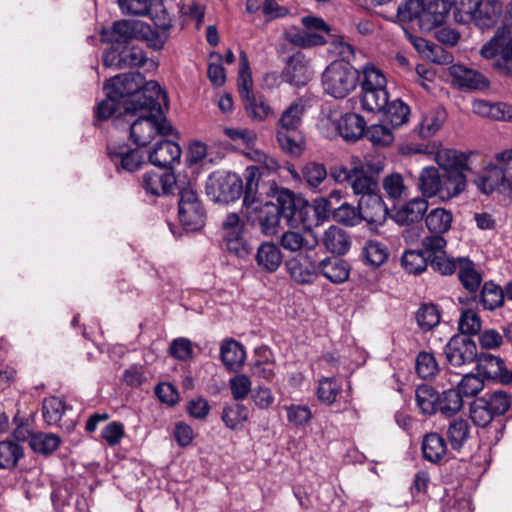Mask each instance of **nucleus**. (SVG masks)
Listing matches in <instances>:
<instances>
[{
    "instance_id": "f257e3e1",
    "label": "nucleus",
    "mask_w": 512,
    "mask_h": 512,
    "mask_svg": "<svg viewBox=\"0 0 512 512\" xmlns=\"http://www.w3.org/2000/svg\"><path fill=\"white\" fill-rule=\"evenodd\" d=\"M106 96L122 103L124 114L131 109L153 107L157 99L166 100L165 92L156 81H145L140 73L116 75L105 84Z\"/></svg>"
},
{
    "instance_id": "f03ea898",
    "label": "nucleus",
    "mask_w": 512,
    "mask_h": 512,
    "mask_svg": "<svg viewBox=\"0 0 512 512\" xmlns=\"http://www.w3.org/2000/svg\"><path fill=\"white\" fill-rule=\"evenodd\" d=\"M160 100L157 99L153 107L130 110L129 114L141 113L130 125V138L135 145L145 147L156 137L172 134L173 127L163 114Z\"/></svg>"
},
{
    "instance_id": "7ed1b4c3",
    "label": "nucleus",
    "mask_w": 512,
    "mask_h": 512,
    "mask_svg": "<svg viewBox=\"0 0 512 512\" xmlns=\"http://www.w3.org/2000/svg\"><path fill=\"white\" fill-rule=\"evenodd\" d=\"M494 159L495 163L488 164L474 180L486 195L512 189V149L497 153Z\"/></svg>"
},
{
    "instance_id": "20e7f679",
    "label": "nucleus",
    "mask_w": 512,
    "mask_h": 512,
    "mask_svg": "<svg viewBox=\"0 0 512 512\" xmlns=\"http://www.w3.org/2000/svg\"><path fill=\"white\" fill-rule=\"evenodd\" d=\"M358 81V71L344 60L333 61L322 75L324 91L338 99L350 94L357 87Z\"/></svg>"
},
{
    "instance_id": "39448f33",
    "label": "nucleus",
    "mask_w": 512,
    "mask_h": 512,
    "mask_svg": "<svg viewBox=\"0 0 512 512\" xmlns=\"http://www.w3.org/2000/svg\"><path fill=\"white\" fill-rule=\"evenodd\" d=\"M178 220L184 230L195 232L205 225L206 210L192 185L179 189Z\"/></svg>"
},
{
    "instance_id": "423d86ee",
    "label": "nucleus",
    "mask_w": 512,
    "mask_h": 512,
    "mask_svg": "<svg viewBox=\"0 0 512 512\" xmlns=\"http://www.w3.org/2000/svg\"><path fill=\"white\" fill-rule=\"evenodd\" d=\"M351 164L350 186L354 194L364 197L379 192L377 177L384 169V162L380 159L354 158Z\"/></svg>"
},
{
    "instance_id": "0eeeda50",
    "label": "nucleus",
    "mask_w": 512,
    "mask_h": 512,
    "mask_svg": "<svg viewBox=\"0 0 512 512\" xmlns=\"http://www.w3.org/2000/svg\"><path fill=\"white\" fill-rule=\"evenodd\" d=\"M485 58H495L492 66L506 76H512V35L506 26L499 28L493 38L481 49Z\"/></svg>"
},
{
    "instance_id": "6e6552de",
    "label": "nucleus",
    "mask_w": 512,
    "mask_h": 512,
    "mask_svg": "<svg viewBox=\"0 0 512 512\" xmlns=\"http://www.w3.org/2000/svg\"><path fill=\"white\" fill-rule=\"evenodd\" d=\"M244 228V222L236 213H229L221 224L223 244L231 254L239 258H246L252 252L244 236Z\"/></svg>"
},
{
    "instance_id": "1a4fd4ad",
    "label": "nucleus",
    "mask_w": 512,
    "mask_h": 512,
    "mask_svg": "<svg viewBox=\"0 0 512 512\" xmlns=\"http://www.w3.org/2000/svg\"><path fill=\"white\" fill-rule=\"evenodd\" d=\"M447 362L454 367L471 364L477 360L478 352L475 341L464 335H454L445 345Z\"/></svg>"
},
{
    "instance_id": "9d476101",
    "label": "nucleus",
    "mask_w": 512,
    "mask_h": 512,
    "mask_svg": "<svg viewBox=\"0 0 512 512\" xmlns=\"http://www.w3.org/2000/svg\"><path fill=\"white\" fill-rule=\"evenodd\" d=\"M107 155L118 172L126 171L132 173L139 170L145 163L143 153L125 143L109 144L107 146Z\"/></svg>"
},
{
    "instance_id": "9b49d317",
    "label": "nucleus",
    "mask_w": 512,
    "mask_h": 512,
    "mask_svg": "<svg viewBox=\"0 0 512 512\" xmlns=\"http://www.w3.org/2000/svg\"><path fill=\"white\" fill-rule=\"evenodd\" d=\"M250 209L249 218L259 227L262 234L272 236L280 231L282 216L278 213L274 202L267 201L260 206H255Z\"/></svg>"
},
{
    "instance_id": "f8f14e48",
    "label": "nucleus",
    "mask_w": 512,
    "mask_h": 512,
    "mask_svg": "<svg viewBox=\"0 0 512 512\" xmlns=\"http://www.w3.org/2000/svg\"><path fill=\"white\" fill-rule=\"evenodd\" d=\"M358 205L362 221L369 226L377 228L386 222L388 208L379 192L361 197Z\"/></svg>"
},
{
    "instance_id": "ddd939ff",
    "label": "nucleus",
    "mask_w": 512,
    "mask_h": 512,
    "mask_svg": "<svg viewBox=\"0 0 512 512\" xmlns=\"http://www.w3.org/2000/svg\"><path fill=\"white\" fill-rule=\"evenodd\" d=\"M417 188L427 199L437 197L444 202V171L434 166L424 167L419 174Z\"/></svg>"
},
{
    "instance_id": "4468645a",
    "label": "nucleus",
    "mask_w": 512,
    "mask_h": 512,
    "mask_svg": "<svg viewBox=\"0 0 512 512\" xmlns=\"http://www.w3.org/2000/svg\"><path fill=\"white\" fill-rule=\"evenodd\" d=\"M477 371L487 379L498 381L502 384L512 382V371L505 366L503 359L490 353H481L477 357Z\"/></svg>"
},
{
    "instance_id": "2eb2a0df",
    "label": "nucleus",
    "mask_w": 512,
    "mask_h": 512,
    "mask_svg": "<svg viewBox=\"0 0 512 512\" xmlns=\"http://www.w3.org/2000/svg\"><path fill=\"white\" fill-rule=\"evenodd\" d=\"M311 76L312 72L310 71L309 62L301 52L290 56L281 72V78L284 82L298 87L306 85L310 81Z\"/></svg>"
},
{
    "instance_id": "dca6fc26",
    "label": "nucleus",
    "mask_w": 512,
    "mask_h": 512,
    "mask_svg": "<svg viewBox=\"0 0 512 512\" xmlns=\"http://www.w3.org/2000/svg\"><path fill=\"white\" fill-rule=\"evenodd\" d=\"M453 86L465 90H482L489 86L488 79L479 71L454 64L449 67Z\"/></svg>"
},
{
    "instance_id": "f3484780",
    "label": "nucleus",
    "mask_w": 512,
    "mask_h": 512,
    "mask_svg": "<svg viewBox=\"0 0 512 512\" xmlns=\"http://www.w3.org/2000/svg\"><path fill=\"white\" fill-rule=\"evenodd\" d=\"M428 206L426 197L418 196L412 198L398 208H395L392 219L401 226L417 223L424 218Z\"/></svg>"
},
{
    "instance_id": "a211bd4d",
    "label": "nucleus",
    "mask_w": 512,
    "mask_h": 512,
    "mask_svg": "<svg viewBox=\"0 0 512 512\" xmlns=\"http://www.w3.org/2000/svg\"><path fill=\"white\" fill-rule=\"evenodd\" d=\"M181 157L180 146L170 140H158L149 151L148 158L154 166L171 169L175 163H179Z\"/></svg>"
},
{
    "instance_id": "6ab92c4d",
    "label": "nucleus",
    "mask_w": 512,
    "mask_h": 512,
    "mask_svg": "<svg viewBox=\"0 0 512 512\" xmlns=\"http://www.w3.org/2000/svg\"><path fill=\"white\" fill-rule=\"evenodd\" d=\"M176 185V177L170 172L149 171L143 174L141 186L147 194L161 196L169 194Z\"/></svg>"
},
{
    "instance_id": "aec40b11",
    "label": "nucleus",
    "mask_w": 512,
    "mask_h": 512,
    "mask_svg": "<svg viewBox=\"0 0 512 512\" xmlns=\"http://www.w3.org/2000/svg\"><path fill=\"white\" fill-rule=\"evenodd\" d=\"M264 193L275 199L274 206L282 218H285L288 222L293 220L296 213V203L295 195L291 190L281 188L273 181L268 183L267 190Z\"/></svg>"
},
{
    "instance_id": "412c9836",
    "label": "nucleus",
    "mask_w": 512,
    "mask_h": 512,
    "mask_svg": "<svg viewBox=\"0 0 512 512\" xmlns=\"http://www.w3.org/2000/svg\"><path fill=\"white\" fill-rule=\"evenodd\" d=\"M451 9L449 0H424V12L422 14V30L431 31L442 25Z\"/></svg>"
},
{
    "instance_id": "4be33fe9",
    "label": "nucleus",
    "mask_w": 512,
    "mask_h": 512,
    "mask_svg": "<svg viewBox=\"0 0 512 512\" xmlns=\"http://www.w3.org/2000/svg\"><path fill=\"white\" fill-rule=\"evenodd\" d=\"M318 275L325 277L334 284L344 283L350 275V265L342 258L328 256L317 264Z\"/></svg>"
},
{
    "instance_id": "5701e85b",
    "label": "nucleus",
    "mask_w": 512,
    "mask_h": 512,
    "mask_svg": "<svg viewBox=\"0 0 512 512\" xmlns=\"http://www.w3.org/2000/svg\"><path fill=\"white\" fill-rule=\"evenodd\" d=\"M334 126L344 140L351 142L359 140L366 131L365 119L356 113L344 114L334 123Z\"/></svg>"
},
{
    "instance_id": "b1692460",
    "label": "nucleus",
    "mask_w": 512,
    "mask_h": 512,
    "mask_svg": "<svg viewBox=\"0 0 512 512\" xmlns=\"http://www.w3.org/2000/svg\"><path fill=\"white\" fill-rule=\"evenodd\" d=\"M502 13V4L498 0H481L469 18L481 28H491L499 20Z\"/></svg>"
},
{
    "instance_id": "393cba45",
    "label": "nucleus",
    "mask_w": 512,
    "mask_h": 512,
    "mask_svg": "<svg viewBox=\"0 0 512 512\" xmlns=\"http://www.w3.org/2000/svg\"><path fill=\"white\" fill-rule=\"evenodd\" d=\"M317 264L309 255H304L289 260L286 266L292 279L305 284L311 283L318 276Z\"/></svg>"
},
{
    "instance_id": "a878e982",
    "label": "nucleus",
    "mask_w": 512,
    "mask_h": 512,
    "mask_svg": "<svg viewBox=\"0 0 512 512\" xmlns=\"http://www.w3.org/2000/svg\"><path fill=\"white\" fill-rule=\"evenodd\" d=\"M435 160L439 165V169L445 172H461L470 171L468 165L469 156L455 149H441L436 153Z\"/></svg>"
},
{
    "instance_id": "bb28decb",
    "label": "nucleus",
    "mask_w": 512,
    "mask_h": 512,
    "mask_svg": "<svg viewBox=\"0 0 512 512\" xmlns=\"http://www.w3.org/2000/svg\"><path fill=\"white\" fill-rule=\"evenodd\" d=\"M470 418L477 426L493 428L496 433L503 429L502 420H495V415L487 405L486 396L475 399L470 407Z\"/></svg>"
},
{
    "instance_id": "cd10ccee",
    "label": "nucleus",
    "mask_w": 512,
    "mask_h": 512,
    "mask_svg": "<svg viewBox=\"0 0 512 512\" xmlns=\"http://www.w3.org/2000/svg\"><path fill=\"white\" fill-rule=\"evenodd\" d=\"M425 225L430 233L446 234L453 223V213L443 207L432 208L425 214Z\"/></svg>"
},
{
    "instance_id": "c85d7f7f",
    "label": "nucleus",
    "mask_w": 512,
    "mask_h": 512,
    "mask_svg": "<svg viewBox=\"0 0 512 512\" xmlns=\"http://www.w3.org/2000/svg\"><path fill=\"white\" fill-rule=\"evenodd\" d=\"M220 357L228 370L238 371L245 362L246 353L238 341L229 339L223 341L220 347Z\"/></svg>"
},
{
    "instance_id": "c756f323",
    "label": "nucleus",
    "mask_w": 512,
    "mask_h": 512,
    "mask_svg": "<svg viewBox=\"0 0 512 512\" xmlns=\"http://www.w3.org/2000/svg\"><path fill=\"white\" fill-rule=\"evenodd\" d=\"M422 454L431 463L441 462L447 454L445 439L438 433H428L422 441Z\"/></svg>"
},
{
    "instance_id": "7c9ffc66",
    "label": "nucleus",
    "mask_w": 512,
    "mask_h": 512,
    "mask_svg": "<svg viewBox=\"0 0 512 512\" xmlns=\"http://www.w3.org/2000/svg\"><path fill=\"white\" fill-rule=\"evenodd\" d=\"M276 137L281 150L292 156L300 157L305 150V138L300 130H277Z\"/></svg>"
},
{
    "instance_id": "2f4dec72",
    "label": "nucleus",
    "mask_w": 512,
    "mask_h": 512,
    "mask_svg": "<svg viewBox=\"0 0 512 512\" xmlns=\"http://www.w3.org/2000/svg\"><path fill=\"white\" fill-rule=\"evenodd\" d=\"M257 265L266 272H275L282 263V253L273 243H262L255 256Z\"/></svg>"
},
{
    "instance_id": "473e14b6",
    "label": "nucleus",
    "mask_w": 512,
    "mask_h": 512,
    "mask_svg": "<svg viewBox=\"0 0 512 512\" xmlns=\"http://www.w3.org/2000/svg\"><path fill=\"white\" fill-rule=\"evenodd\" d=\"M323 244L333 254H346L351 245L350 237L343 229L337 226H330L322 238Z\"/></svg>"
},
{
    "instance_id": "72a5a7b5",
    "label": "nucleus",
    "mask_w": 512,
    "mask_h": 512,
    "mask_svg": "<svg viewBox=\"0 0 512 512\" xmlns=\"http://www.w3.org/2000/svg\"><path fill=\"white\" fill-rule=\"evenodd\" d=\"M243 102L246 115L253 121L262 122L274 114L267 99L260 94L247 96Z\"/></svg>"
},
{
    "instance_id": "f704fd0d",
    "label": "nucleus",
    "mask_w": 512,
    "mask_h": 512,
    "mask_svg": "<svg viewBox=\"0 0 512 512\" xmlns=\"http://www.w3.org/2000/svg\"><path fill=\"white\" fill-rule=\"evenodd\" d=\"M317 243V238L310 231L305 233L287 231L280 238L281 246L291 252H297L302 249L311 250Z\"/></svg>"
},
{
    "instance_id": "c9c22d12",
    "label": "nucleus",
    "mask_w": 512,
    "mask_h": 512,
    "mask_svg": "<svg viewBox=\"0 0 512 512\" xmlns=\"http://www.w3.org/2000/svg\"><path fill=\"white\" fill-rule=\"evenodd\" d=\"M361 90L360 103L364 111L375 113L382 112L385 109L389 101L386 87Z\"/></svg>"
},
{
    "instance_id": "e433bc0d",
    "label": "nucleus",
    "mask_w": 512,
    "mask_h": 512,
    "mask_svg": "<svg viewBox=\"0 0 512 512\" xmlns=\"http://www.w3.org/2000/svg\"><path fill=\"white\" fill-rule=\"evenodd\" d=\"M304 112V101L302 99L295 100L282 112L278 122L277 130H299Z\"/></svg>"
},
{
    "instance_id": "4c0bfd02",
    "label": "nucleus",
    "mask_w": 512,
    "mask_h": 512,
    "mask_svg": "<svg viewBox=\"0 0 512 512\" xmlns=\"http://www.w3.org/2000/svg\"><path fill=\"white\" fill-rule=\"evenodd\" d=\"M458 279L463 287L471 292L475 293L481 285L482 276L476 270L475 264L466 258L458 259Z\"/></svg>"
},
{
    "instance_id": "58836bf2",
    "label": "nucleus",
    "mask_w": 512,
    "mask_h": 512,
    "mask_svg": "<svg viewBox=\"0 0 512 512\" xmlns=\"http://www.w3.org/2000/svg\"><path fill=\"white\" fill-rule=\"evenodd\" d=\"M415 401L423 415H433L438 411L439 393L430 385H419L415 391Z\"/></svg>"
},
{
    "instance_id": "ea45409f",
    "label": "nucleus",
    "mask_w": 512,
    "mask_h": 512,
    "mask_svg": "<svg viewBox=\"0 0 512 512\" xmlns=\"http://www.w3.org/2000/svg\"><path fill=\"white\" fill-rule=\"evenodd\" d=\"M446 436L453 450L459 451L470 437V425L465 419L458 418L450 421Z\"/></svg>"
},
{
    "instance_id": "a19ab883",
    "label": "nucleus",
    "mask_w": 512,
    "mask_h": 512,
    "mask_svg": "<svg viewBox=\"0 0 512 512\" xmlns=\"http://www.w3.org/2000/svg\"><path fill=\"white\" fill-rule=\"evenodd\" d=\"M473 112L482 117L497 120H512V108L504 104H490L484 100H476L472 104Z\"/></svg>"
},
{
    "instance_id": "79ce46f5",
    "label": "nucleus",
    "mask_w": 512,
    "mask_h": 512,
    "mask_svg": "<svg viewBox=\"0 0 512 512\" xmlns=\"http://www.w3.org/2000/svg\"><path fill=\"white\" fill-rule=\"evenodd\" d=\"M385 120L393 127H400L409 121L410 108L400 99L388 101L387 106L382 111Z\"/></svg>"
},
{
    "instance_id": "37998d69",
    "label": "nucleus",
    "mask_w": 512,
    "mask_h": 512,
    "mask_svg": "<svg viewBox=\"0 0 512 512\" xmlns=\"http://www.w3.org/2000/svg\"><path fill=\"white\" fill-rule=\"evenodd\" d=\"M415 318L420 330L428 332L440 323L441 314L435 304L424 303L418 308Z\"/></svg>"
},
{
    "instance_id": "c03bdc74",
    "label": "nucleus",
    "mask_w": 512,
    "mask_h": 512,
    "mask_svg": "<svg viewBox=\"0 0 512 512\" xmlns=\"http://www.w3.org/2000/svg\"><path fill=\"white\" fill-rule=\"evenodd\" d=\"M245 184L243 185V205L250 209L259 200V181L260 177L257 176V169H245Z\"/></svg>"
},
{
    "instance_id": "a18cd8bd",
    "label": "nucleus",
    "mask_w": 512,
    "mask_h": 512,
    "mask_svg": "<svg viewBox=\"0 0 512 512\" xmlns=\"http://www.w3.org/2000/svg\"><path fill=\"white\" fill-rule=\"evenodd\" d=\"M61 439L53 433L38 432L30 435V447L36 453L48 455L53 453L60 445Z\"/></svg>"
},
{
    "instance_id": "49530a36",
    "label": "nucleus",
    "mask_w": 512,
    "mask_h": 512,
    "mask_svg": "<svg viewBox=\"0 0 512 512\" xmlns=\"http://www.w3.org/2000/svg\"><path fill=\"white\" fill-rule=\"evenodd\" d=\"M249 418L248 408L239 403L226 405L223 408L221 419L225 426L231 430L238 429Z\"/></svg>"
},
{
    "instance_id": "de8ad7c7",
    "label": "nucleus",
    "mask_w": 512,
    "mask_h": 512,
    "mask_svg": "<svg viewBox=\"0 0 512 512\" xmlns=\"http://www.w3.org/2000/svg\"><path fill=\"white\" fill-rule=\"evenodd\" d=\"M445 196L444 202L460 196L467 187L466 174L461 172L444 171Z\"/></svg>"
},
{
    "instance_id": "09e8293b",
    "label": "nucleus",
    "mask_w": 512,
    "mask_h": 512,
    "mask_svg": "<svg viewBox=\"0 0 512 512\" xmlns=\"http://www.w3.org/2000/svg\"><path fill=\"white\" fill-rule=\"evenodd\" d=\"M401 265L409 274H420L427 269L429 260L422 250H407L401 257Z\"/></svg>"
},
{
    "instance_id": "8fccbe9b",
    "label": "nucleus",
    "mask_w": 512,
    "mask_h": 512,
    "mask_svg": "<svg viewBox=\"0 0 512 512\" xmlns=\"http://www.w3.org/2000/svg\"><path fill=\"white\" fill-rule=\"evenodd\" d=\"M424 12V0H407L397 8L399 21L407 23L417 21L422 30V14Z\"/></svg>"
},
{
    "instance_id": "3c124183",
    "label": "nucleus",
    "mask_w": 512,
    "mask_h": 512,
    "mask_svg": "<svg viewBox=\"0 0 512 512\" xmlns=\"http://www.w3.org/2000/svg\"><path fill=\"white\" fill-rule=\"evenodd\" d=\"M363 256L369 265L379 267L384 264L389 257L387 246L376 240H369L363 248Z\"/></svg>"
},
{
    "instance_id": "603ef678",
    "label": "nucleus",
    "mask_w": 512,
    "mask_h": 512,
    "mask_svg": "<svg viewBox=\"0 0 512 512\" xmlns=\"http://www.w3.org/2000/svg\"><path fill=\"white\" fill-rule=\"evenodd\" d=\"M252 84L249 59L246 52L241 50L239 53L238 92L242 100L254 94Z\"/></svg>"
},
{
    "instance_id": "864d4df0",
    "label": "nucleus",
    "mask_w": 512,
    "mask_h": 512,
    "mask_svg": "<svg viewBox=\"0 0 512 512\" xmlns=\"http://www.w3.org/2000/svg\"><path fill=\"white\" fill-rule=\"evenodd\" d=\"M445 118V111L440 108L427 113L418 126L420 137L429 138L433 136L441 128Z\"/></svg>"
},
{
    "instance_id": "5fc2aeb1",
    "label": "nucleus",
    "mask_w": 512,
    "mask_h": 512,
    "mask_svg": "<svg viewBox=\"0 0 512 512\" xmlns=\"http://www.w3.org/2000/svg\"><path fill=\"white\" fill-rule=\"evenodd\" d=\"M66 406L65 402L58 397H48L42 404V416L47 425H58L61 421Z\"/></svg>"
},
{
    "instance_id": "6e6d98bb",
    "label": "nucleus",
    "mask_w": 512,
    "mask_h": 512,
    "mask_svg": "<svg viewBox=\"0 0 512 512\" xmlns=\"http://www.w3.org/2000/svg\"><path fill=\"white\" fill-rule=\"evenodd\" d=\"M463 406V397L456 389H447L439 394L438 411L445 415H454Z\"/></svg>"
},
{
    "instance_id": "4d7b16f0",
    "label": "nucleus",
    "mask_w": 512,
    "mask_h": 512,
    "mask_svg": "<svg viewBox=\"0 0 512 512\" xmlns=\"http://www.w3.org/2000/svg\"><path fill=\"white\" fill-rule=\"evenodd\" d=\"M331 213L336 222L345 226L354 227L362 222L359 205L355 207L347 202H343Z\"/></svg>"
},
{
    "instance_id": "13d9d810",
    "label": "nucleus",
    "mask_w": 512,
    "mask_h": 512,
    "mask_svg": "<svg viewBox=\"0 0 512 512\" xmlns=\"http://www.w3.org/2000/svg\"><path fill=\"white\" fill-rule=\"evenodd\" d=\"M141 26H143V22L140 21L120 20L115 22L112 28L114 40L122 43L138 38Z\"/></svg>"
},
{
    "instance_id": "bf43d9fd",
    "label": "nucleus",
    "mask_w": 512,
    "mask_h": 512,
    "mask_svg": "<svg viewBox=\"0 0 512 512\" xmlns=\"http://www.w3.org/2000/svg\"><path fill=\"white\" fill-rule=\"evenodd\" d=\"M382 187L389 199L399 200L407 194L408 187L400 173H391L382 180Z\"/></svg>"
},
{
    "instance_id": "052dcab7",
    "label": "nucleus",
    "mask_w": 512,
    "mask_h": 512,
    "mask_svg": "<svg viewBox=\"0 0 512 512\" xmlns=\"http://www.w3.org/2000/svg\"><path fill=\"white\" fill-rule=\"evenodd\" d=\"M480 302L487 310H494L504 302L503 289L493 282H486L481 290Z\"/></svg>"
},
{
    "instance_id": "680f3d73",
    "label": "nucleus",
    "mask_w": 512,
    "mask_h": 512,
    "mask_svg": "<svg viewBox=\"0 0 512 512\" xmlns=\"http://www.w3.org/2000/svg\"><path fill=\"white\" fill-rule=\"evenodd\" d=\"M481 319L477 312L473 309L462 308L458 320V329L460 335L469 336L476 335L481 330Z\"/></svg>"
},
{
    "instance_id": "e2e57ef3",
    "label": "nucleus",
    "mask_w": 512,
    "mask_h": 512,
    "mask_svg": "<svg viewBox=\"0 0 512 512\" xmlns=\"http://www.w3.org/2000/svg\"><path fill=\"white\" fill-rule=\"evenodd\" d=\"M301 176L309 187L317 188L327 178V170L324 164L311 161L303 166Z\"/></svg>"
},
{
    "instance_id": "0e129e2a",
    "label": "nucleus",
    "mask_w": 512,
    "mask_h": 512,
    "mask_svg": "<svg viewBox=\"0 0 512 512\" xmlns=\"http://www.w3.org/2000/svg\"><path fill=\"white\" fill-rule=\"evenodd\" d=\"M169 38V33L152 29L150 25L143 23L139 30L138 39L146 42L147 46L155 51L161 50Z\"/></svg>"
},
{
    "instance_id": "69168bd1",
    "label": "nucleus",
    "mask_w": 512,
    "mask_h": 512,
    "mask_svg": "<svg viewBox=\"0 0 512 512\" xmlns=\"http://www.w3.org/2000/svg\"><path fill=\"white\" fill-rule=\"evenodd\" d=\"M415 369L422 379H432L438 373L439 366L432 353L422 351L416 357Z\"/></svg>"
},
{
    "instance_id": "338daca9",
    "label": "nucleus",
    "mask_w": 512,
    "mask_h": 512,
    "mask_svg": "<svg viewBox=\"0 0 512 512\" xmlns=\"http://www.w3.org/2000/svg\"><path fill=\"white\" fill-rule=\"evenodd\" d=\"M22 448L13 441L0 442V468L7 469L16 466L22 457Z\"/></svg>"
},
{
    "instance_id": "774afa93",
    "label": "nucleus",
    "mask_w": 512,
    "mask_h": 512,
    "mask_svg": "<svg viewBox=\"0 0 512 512\" xmlns=\"http://www.w3.org/2000/svg\"><path fill=\"white\" fill-rule=\"evenodd\" d=\"M340 390L341 385L335 378L325 377L319 380L317 396L323 404L331 405L335 402Z\"/></svg>"
}]
</instances>
